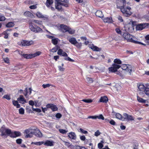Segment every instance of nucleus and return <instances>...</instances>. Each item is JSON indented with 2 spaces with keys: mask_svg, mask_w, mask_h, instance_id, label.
Here are the masks:
<instances>
[{
  "mask_svg": "<svg viewBox=\"0 0 149 149\" xmlns=\"http://www.w3.org/2000/svg\"><path fill=\"white\" fill-rule=\"evenodd\" d=\"M38 136L39 137H41L42 135V133L40 132V131L38 130Z\"/></svg>",
  "mask_w": 149,
  "mask_h": 149,
  "instance_id": "63",
  "label": "nucleus"
},
{
  "mask_svg": "<svg viewBox=\"0 0 149 149\" xmlns=\"http://www.w3.org/2000/svg\"><path fill=\"white\" fill-rule=\"evenodd\" d=\"M115 87L116 88L117 91L119 90L121 88V87L118 84H116L115 85Z\"/></svg>",
  "mask_w": 149,
  "mask_h": 149,
  "instance_id": "51",
  "label": "nucleus"
},
{
  "mask_svg": "<svg viewBox=\"0 0 149 149\" xmlns=\"http://www.w3.org/2000/svg\"><path fill=\"white\" fill-rule=\"evenodd\" d=\"M79 132L84 134H87L88 133V132L87 131L85 130L82 128H80L79 129Z\"/></svg>",
  "mask_w": 149,
  "mask_h": 149,
  "instance_id": "45",
  "label": "nucleus"
},
{
  "mask_svg": "<svg viewBox=\"0 0 149 149\" xmlns=\"http://www.w3.org/2000/svg\"><path fill=\"white\" fill-rule=\"evenodd\" d=\"M118 20L120 21L121 22H123V18L122 17L119 16L118 17H117Z\"/></svg>",
  "mask_w": 149,
  "mask_h": 149,
  "instance_id": "59",
  "label": "nucleus"
},
{
  "mask_svg": "<svg viewBox=\"0 0 149 149\" xmlns=\"http://www.w3.org/2000/svg\"><path fill=\"white\" fill-rule=\"evenodd\" d=\"M52 0H47L46 3V5L47 7H49L50 5L52 4Z\"/></svg>",
  "mask_w": 149,
  "mask_h": 149,
  "instance_id": "32",
  "label": "nucleus"
},
{
  "mask_svg": "<svg viewBox=\"0 0 149 149\" xmlns=\"http://www.w3.org/2000/svg\"><path fill=\"white\" fill-rule=\"evenodd\" d=\"M123 38L127 42H131L135 44H140L144 45L143 44L138 41V39L134 36L131 35L129 33H125L123 34Z\"/></svg>",
  "mask_w": 149,
  "mask_h": 149,
  "instance_id": "2",
  "label": "nucleus"
},
{
  "mask_svg": "<svg viewBox=\"0 0 149 149\" xmlns=\"http://www.w3.org/2000/svg\"><path fill=\"white\" fill-rule=\"evenodd\" d=\"M98 147L99 148L101 149L103 147V145L102 143H99L98 145Z\"/></svg>",
  "mask_w": 149,
  "mask_h": 149,
  "instance_id": "61",
  "label": "nucleus"
},
{
  "mask_svg": "<svg viewBox=\"0 0 149 149\" xmlns=\"http://www.w3.org/2000/svg\"><path fill=\"white\" fill-rule=\"evenodd\" d=\"M117 8H120L124 16L129 17L132 14L130 11L131 8L126 6V0H117Z\"/></svg>",
  "mask_w": 149,
  "mask_h": 149,
  "instance_id": "1",
  "label": "nucleus"
},
{
  "mask_svg": "<svg viewBox=\"0 0 149 149\" xmlns=\"http://www.w3.org/2000/svg\"><path fill=\"white\" fill-rule=\"evenodd\" d=\"M15 137H17L21 135V133L19 132L15 131Z\"/></svg>",
  "mask_w": 149,
  "mask_h": 149,
  "instance_id": "49",
  "label": "nucleus"
},
{
  "mask_svg": "<svg viewBox=\"0 0 149 149\" xmlns=\"http://www.w3.org/2000/svg\"><path fill=\"white\" fill-rule=\"evenodd\" d=\"M17 52L18 54L22 56V57L27 59L31 58L37 56V52L33 54H27L23 53L22 52L19 50H17Z\"/></svg>",
  "mask_w": 149,
  "mask_h": 149,
  "instance_id": "5",
  "label": "nucleus"
},
{
  "mask_svg": "<svg viewBox=\"0 0 149 149\" xmlns=\"http://www.w3.org/2000/svg\"><path fill=\"white\" fill-rule=\"evenodd\" d=\"M80 139L82 141H84L86 139V137L84 135L81 136L80 137Z\"/></svg>",
  "mask_w": 149,
  "mask_h": 149,
  "instance_id": "60",
  "label": "nucleus"
},
{
  "mask_svg": "<svg viewBox=\"0 0 149 149\" xmlns=\"http://www.w3.org/2000/svg\"><path fill=\"white\" fill-rule=\"evenodd\" d=\"M13 26L14 24L12 22H9L6 25V26L7 27H11Z\"/></svg>",
  "mask_w": 149,
  "mask_h": 149,
  "instance_id": "39",
  "label": "nucleus"
},
{
  "mask_svg": "<svg viewBox=\"0 0 149 149\" xmlns=\"http://www.w3.org/2000/svg\"><path fill=\"white\" fill-rule=\"evenodd\" d=\"M68 41L71 44L75 45L77 48L80 49L82 46L81 43L77 42L75 38H70L68 39Z\"/></svg>",
  "mask_w": 149,
  "mask_h": 149,
  "instance_id": "6",
  "label": "nucleus"
},
{
  "mask_svg": "<svg viewBox=\"0 0 149 149\" xmlns=\"http://www.w3.org/2000/svg\"><path fill=\"white\" fill-rule=\"evenodd\" d=\"M75 148L76 149H87L84 147H83L78 145H75Z\"/></svg>",
  "mask_w": 149,
  "mask_h": 149,
  "instance_id": "38",
  "label": "nucleus"
},
{
  "mask_svg": "<svg viewBox=\"0 0 149 149\" xmlns=\"http://www.w3.org/2000/svg\"><path fill=\"white\" fill-rule=\"evenodd\" d=\"M127 65L123 64L120 66V67L123 70H126V69H127Z\"/></svg>",
  "mask_w": 149,
  "mask_h": 149,
  "instance_id": "43",
  "label": "nucleus"
},
{
  "mask_svg": "<svg viewBox=\"0 0 149 149\" xmlns=\"http://www.w3.org/2000/svg\"><path fill=\"white\" fill-rule=\"evenodd\" d=\"M96 15L101 18L103 17L104 15L102 12L100 10H97L96 12Z\"/></svg>",
  "mask_w": 149,
  "mask_h": 149,
  "instance_id": "24",
  "label": "nucleus"
},
{
  "mask_svg": "<svg viewBox=\"0 0 149 149\" xmlns=\"http://www.w3.org/2000/svg\"><path fill=\"white\" fill-rule=\"evenodd\" d=\"M38 105H40L41 104V102L43 100V97L42 96L39 97L38 98Z\"/></svg>",
  "mask_w": 149,
  "mask_h": 149,
  "instance_id": "31",
  "label": "nucleus"
},
{
  "mask_svg": "<svg viewBox=\"0 0 149 149\" xmlns=\"http://www.w3.org/2000/svg\"><path fill=\"white\" fill-rule=\"evenodd\" d=\"M114 63L112 65V66L109 68V70L112 72H115L117 71V69L120 67L118 64L122 63L121 61L119 59H115L114 60Z\"/></svg>",
  "mask_w": 149,
  "mask_h": 149,
  "instance_id": "4",
  "label": "nucleus"
},
{
  "mask_svg": "<svg viewBox=\"0 0 149 149\" xmlns=\"http://www.w3.org/2000/svg\"><path fill=\"white\" fill-rule=\"evenodd\" d=\"M38 17L39 18H43L42 19L44 20L45 19H47V18L45 16H44V15H42L41 13H38Z\"/></svg>",
  "mask_w": 149,
  "mask_h": 149,
  "instance_id": "30",
  "label": "nucleus"
},
{
  "mask_svg": "<svg viewBox=\"0 0 149 149\" xmlns=\"http://www.w3.org/2000/svg\"><path fill=\"white\" fill-rule=\"evenodd\" d=\"M35 23H37L36 20H34L33 21L32 23L29 26V28L31 31L36 33L37 32V26L35 24Z\"/></svg>",
  "mask_w": 149,
  "mask_h": 149,
  "instance_id": "9",
  "label": "nucleus"
},
{
  "mask_svg": "<svg viewBox=\"0 0 149 149\" xmlns=\"http://www.w3.org/2000/svg\"><path fill=\"white\" fill-rule=\"evenodd\" d=\"M3 61L4 62L6 63H9V59L8 57H6L3 59Z\"/></svg>",
  "mask_w": 149,
  "mask_h": 149,
  "instance_id": "58",
  "label": "nucleus"
},
{
  "mask_svg": "<svg viewBox=\"0 0 149 149\" xmlns=\"http://www.w3.org/2000/svg\"><path fill=\"white\" fill-rule=\"evenodd\" d=\"M34 43L32 41H27L22 40L18 42V44L22 46H29Z\"/></svg>",
  "mask_w": 149,
  "mask_h": 149,
  "instance_id": "7",
  "label": "nucleus"
},
{
  "mask_svg": "<svg viewBox=\"0 0 149 149\" xmlns=\"http://www.w3.org/2000/svg\"><path fill=\"white\" fill-rule=\"evenodd\" d=\"M101 133L99 130H97L95 133V135L96 136H97L100 134Z\"/></svg>",
  "mask_w": 149,
  "mask_h": 149,
  "instance_id": "53",
  "label": "nucleus"
},
{
  "mask_svg": "<svg viewBox=\"0 0 149 149\" xmlns=\"http://www.w3.org/2000/svg\"><path fill=\"white\" fill-rule=\"evenodd\" d=\"M3 98H5L7 100H10V96L9 95H5L3 97Z\"/></svg>",
  "mask_w": 149,
  "mask_h": 149,
  "instance_id": "47",
  "label": "nucleus"
},
{
  "mask_svg": "<svg viewBox=\"0 0 149 149\" xmlns=\"http://www.w3.org/2000/svg\"><path fill=\"white\" fill-rule=\"evenodd\" d=\"M116 117L117 118L119 119V120L123 121V116L120 114L119 113H116L115 115Z\"/></svg>",
  "mask_w": 149,
  "mask_h": 149,
  "instance_id": "27",
  "label": "nucleus"
},
{
  "mask_svg": "<svg viewBox=\"0 0 149 149\" xmlns=\"http://www.w3.org/2000/svg\"><path fill=\"white\" fill-rule=\"evenodd\" d=\"M64 59L65 60H68L70 61L71 62H74V60L71 59L69 57H67L65 58H64Z\"/></svg>",
  "mask_w": 149,
  "mask_h": 149,
  "instance_id": "46",
  "label": "nucleus"
},
{
  "mask_svg": "<svg viewBox=\"0 0 149 149\" xmlns=\"http://www.w3.org/2000/svg\"><path fill=\"white\" fill-rule=\"evenodd\" d=\"M68 137L71 139L76 140L77 138L76 135L74 132H71L68 133Z\"/></svg>",
  "mask_w": 149,
  "mask_h": 149,
  "instance_id": "15",
  "label": "nucleus"
},
{
  "mask_svg": "<svg viewBox=\"0 0 149 149\" xmlns=\"http://www.w3.org/2000/svg\"><path fill=\"white\" fill-rule=\"evenodd\" d=\"M31 130H32L31 132V135L32 137L33 136V135L36 136L37 134V129L36 128L34 127H31Z\"/></svg>",
  "mask_w": 149,
  "mask_h": 149,
  "instance_id": "19",
  "label": "nucleus"
},
{
  "mask_svg": "<svg viewBox=\"0 0 149 149\" xmlns=\"http://www.w3.org/2000/svg\"><path fill=\"white\" fill-rule=\"evenodd\" d=\"M148 26L149 23H148L138 24L136 26V29L137 30L141 31L144 29L148 28Z\"/></svg>",
  "mask_w": 149,
  "mask_h": 149,
  "instance_id": "8",
  "label": "nucleus"
},
{
  "mask_svg": "<svg viewBox=\"0 0 149 149\" xmlns=\"http://www.w3.org/2000/svg\"><path fill=\"white\" fill-rule=\"evenodd\" d=\"M82 101L86 103H91L93 101L91 99H83Z\"/></svg>",
  "mask_w": 149,
  "mask_h": 149,
  "instance_id": "42",
  "label": "nucleus"
},
{
  "mask_svg": "<svg viewBox=\"0 0 149 149\" xmlns=\"http://www.w3.org/2000/svg\"><path fill=\"white\" fill-rule=\"evenodd\" d=\"M26 110L28 113H29L31 112V107L29 106H27L26 107Z\"/></svg>",
  "mask_w": 149,
  "mask_h": 149,
  "instance_id": "41",
  "label": "nucleus"
},
{
  "mask_svg": "<svg viewBox=\"0 0 149 149\" xmlns=\"http://www.w3.org/2000/svg\"><path fill=\"white\" fill-rule=\"evenodd\" d=\"M57 54L59 55H62L64 56H68L67 54L65 52H63L62 49H59L57 52Z\"/></svg>",
  "mask_w": 149,
  "mask_h": 149,
  "instance_id": "16",
  "label": "nucleus"
},
{
  "mask_svg": "<svg viewBox=\"0 0 149 149\" xmlns=\"http://www.w3.org/2000/svg\"><path fill=\"white\" fill-rule=\"evenodd\" d=\"M17 100L18 101H19L20 102H24L22 103L23 104H24V102H26L23 95H20L19 97L17 98Z\"/></svg>",
  "mask_w": 149,
  "mask_h": 149,
  "instance_id": "26",
  "label": "nucleus"
},
{
  "mask_svg": "<svg viewBox=\"0 0 149 149\" xmlns=\"http://www.w3.org/2000/svg\"><path fill=\"white\" fill-rule=\"evenodd\" d=\"M29 104L30 105L32 106V108L33 111L37 112V108H34V106H35L36 107L37 106V103L36 102L35 104L34 102L31 100L29 101Z\"/></svg>",
  "mask_w": 149,
  "mask_h": 149,
  "instance_id": "14",
  "label": "nucleus"
},
{
  "mask_svg": "<svg viewBox=\"0 0 149 149\" xmlns=\"http://www.w3.org/2000/svg\"><path fill=\"white\" fill-rule=\"evenodd\" d=\"M97 118L99 119H101L102 120H104V118L102 114H100L99 116H96Z\"/></svg>",
  "mask_w": 149,
  "mask_h": 149,
  "instance_id": "48",
  "label": "nucleus"
},
{
  "mask_svg": "<svg viewBox=\"0 0 149 149\" xmlns=\"http://www.w3.org/2000/svg\"><path fill=\"white\" fill-rule=\"evenodd\" d=\"M24 15L26 17H28L31 18H33L34 16L33 14L29 11H26L24 13Z\"/></svg>",
  "mask_w": 149,
  "mask_h": 149,
  "instance_id": "25",
  "label": "nucleus"
},
{
  "mask_svg": "<svg viewBox=\"0 0 149 149\" xmlns=\"http://www.w3.org/2000/svg\"><path fill=\"white\" fill-rule=\"evenodd\" d=\"M137 101L140 103H145L146 102H148V101L147 100H145L143 98L140 97L138 95L137 96Z\"/></svg>",
  "mask_w": 149,
  "mask_h": 149,
  "instance_id": "18",
  "label": "nucleus"
},
{
  "mask_svg": "<svg viewBox=\"0 0 149 149\" xmlns=\"http://www.w3.org/2000/svg\"><path fill=\"white\" fill-rule=\"evenodd\" d=\"M103 20L104 22H107L109 23H112L113 22L112 19L111 17H105L104 18Z\"/></svg>",
  "mask_w": 149,
  "mask_h": 149,
  "instance_id": "20",
  "label": "nucleus"
},
{
  "mask_svg": "<svg viewBox=\"0 0 149 149\" xmlns=\"http://www.w3.org/2000/svg\"><path fill=\"white\" fill-rule=\"evenodd\" d=\"M36 5H33L29 6V8L31 9H35L37 8Z\"/></svg>",
  "mask_w": 149,
  "mask_h": 149,
  "instance_id": "57",
  "label": "nucleus"
},
{
  "mask_svg": "<svg viewBox=\"0 0 149 149\" xmlns=\"http://www.w3.org/2000/svg\"><path fill=\"white\" fill-rule=\"evenodd\" d=\"M22 140L21 139H18L16 140V142L17 143L20 144H21Z\"/></svg>",
  "mask_w": 149,
  "mask_h": 149,
  "instance_id": "52",
  "label": "nucleus"
},
{
  "mask_svg": "<svg viewBox=\"0 0 149 149\" xmlns=\"http://www.w3.org/2000/svg\"><path fill=\"white\" fill-rule=\"evenodd\" d=\"M13 104L17 108H19L20 107V105L18 104V102L17 101L13 100Z\"/></svg>",
  "mask_w": 149,
  "mask_h": 149,
  "instance_id": "29",
  "label": "nucleus"
},
{
  "mask_svg": "<svg viewBox=\"0 0 149 149\" xmlns=\"http://www.w3.org/2000/svg\"><path fill=\"white\" fill-rule=\"evenodd\" d=\"M58 49V48L57 46H56L55 47L53 48L52 49V52H56L57 50Z\"/></svg>",
  "mask_w": 149,
  "mask_h": 149,
  "instance_id": "56",
  "label": "nucleus"
},
{
  "mask_svg": "<svg viewBox=\"0 0 149 149\" xmlns=\"http://www.w3.org/2000/svg\"><path fill=\"white\" fill-rule=\"evenodd\" d=\"M56 3H55V8H56L58 9V10H60L61 9V5L62 3L61 2H62L61 1H56Z\"/></svg>",
  "mask_w": 149,
  "mask_h": 149,
  "instance_id": "17",
  "label": "nucleus"
},
{
  "mask_svg": "<svg viewBox=\"0 0 149 149\" xmlns=\"http://www.w3.org/2000/svg\"><path fill=\"white\" fill-rule=\"evenodd\" d=\"M133 67L131 65H127V69L126 71L128 72V74L130 75H131V72L132 71V70Z\"/></svg>",
  "mask_w": 149,
  "mask_h": 149,
  "instance_id": "23",
  "label": "nucleus"
},
{
  "mask_svg": "<svg viewBox=\"0 0 149 149\" xmlns=\"http://www.w3.org/2000/svg\"><path fill=\"white\" fill-rule=\"evenodd\" d=\"M116 32L118 34H121V31L118 28H116Z\"/></svg>",
  "mask_w": 149,
  "mask_h": 149,
  "instance_id": "62",
  "label": "nucleus"
},
{
  "mask_svg": "<svg viewBox=\"0 0 149 149\" xmlns=\"http://www.w3.org/2000/svg\"><path fill=\"white\" fill-rule=\"evenodd\" d=\"M52 42L54 45H56L58 43V39L54 38L52 40Z\"/></svg>",
  "mask_w": 149,
  "mask_h": 149,
  "instance_id": "37",
  "label": "nucleus"
},
{
  "mask_svg": "<svg viewBox=\"0 0 149 149\" xmlns=\"http://www.w3.org/2000/svg\"><path fill=\"white\" fill-rule=\"evenodd\" d=\"M8 136H10L12 138H15V132H12L11 131V132L10 134H8Z\"/></svg>",
  "mask_w": 149,
  "mask_h": 149,
  "instance_id": "40",
  "label": "nucleus"
},
{
  "mask_svg": "<svg viewBox=\"0 0 149 149\" xmlns=\"http://www.w3.org/2000/svg\"><path fill=\"white\" fill-rule=\"evenodd\" d=\"M31 127L26 129L25 130L24 133L26 134L25 136L26 138H31L32 137V135H31Z\"/></svg>",
  "mask_w": 149,
  "mask_h": 149,
  "instance_id": "12",
  "label": "nucleus"
},
{
  "mask_svg": "<svg viewBox=\"0 0 149 149\" xmlns=\"http://www.w3.org/2000/svg\"><path fill=\"white\" fill-rule=\"evenodd\" d=\"M91 49L94 51H99L101 50V49L98 47L93 45L91 47Z\"/></svg>",
  "mask_w": 149,
  "mask_h": 149,
  "instance_id": "28",
  "label": "nucleus"
},
{
  "mask_svg": "<svg viewBox=\"0 0 149 149\" xmlns=\"http://www.w3.org/2000/svg\"><path fill=\"white\" fill-rule=\"evenodd\" d=\"M50 109H52L53 111H56L58 110V108L56 107V106L53 104H52V107Z\"/></svg>",
  "mask_w": 149,
  "mask_h": 149,
  "instance_id": "34",
  "label": "nucleus"
},
{
  "mask_svg": "<svg viewBox=\"0 0 149 149\" xmlns=\"http://www.w3.org/2000/svg\"><path fill=\"white\" fill-rule=\"evenodd\" d=\"M109 123L111 125H115L116 123L113 120H111L110 122Z\"/></svg>",
  "mask_w": 149,
  "mask_h": 149,
  "instance_id": "64",
  "label": "nucleus"
},
{
  "mask_svg": "<svg viewBox=\"0 0 149 149\" xmlns=\"http://www.w3.org/2000/svg\"><path fill=\"white\" fill-rule=\"evenodd\" d=\"M5 19V18L4 16L1 15H0V21H4Z\"/></svg>",
  "mask_w": 149,
  "mask_h": 149,
  "instance_id": "55",
  "label": "nucleus"
},
{
  "mask_svg": "<svg viewBox=\"0 0 149 149\" xmlns=\"http://www.w3.org/2000/svg\"><path fill=\"white\" fill-rule=\"evenodd\" d=\"M51 86V85L49 84H43L42 85V86L44 88H45L47 87H49Z\"/></svg>",
  "mask_w": 149,
  "mask_h": 149,
  "instance_id": "50",
  "label": "nucleus"
},
{
  "mask_svg": "<svg viewBox=\"0 0 149 149\" xmlns=\"http://www.w3.org/2000/svg\"><path fill=\"white\" fill-rule=\"evenodd\" d=\"M59 131L60 133L62 134H65L68 132L67 130H63L62 129H59Z\"/></svg>",
  "mask_w": 149,
  "mask_h": 149,
  "instance_id": "33",
  "label": "nucleus"
},
{
  "mask_svg": "<svg viewBox=\"0 0 149 149\" xmlns=\"http://www.w3.org/2000/svg\"><path fill=\"white\" fill-rule=\"evenodd\" d=\"M54 142L49 140H47L44 143V145L47 146H54Z\"/></svg>",
  "mask_w": 149,
  "mask_h": 149,
  "instance_id": "22",
  "label": "nucleus"
},
{
  "mask_svg": "<svg viewBox=\"0 0 149 149\" xmlns=\"http://www.w3.org/2000/svg\"><path fill=\"white\" fill-rule=\"evenodd\" d=\"M19 113L21 114H23L24 113V109L21 108L19 109Z\"/></svg>",
  "mask_w": 149,
  "mask_h": 149,
  "instance_id": "44",
  "label": "nucleus"
},
{
  "mask_svg": "<svg viewBox=\"0 0 149 149\" xmlns=\"http://www.w3.org/2000/svg\"><path fill=\"white\" fill-rule=\"evenodd\" d=\"M68 27L63 24L60 25L59 30L63 32H65L68 31Z\"/></svg>",
  "mask_w": 149,
  "mask_h": 149,
  "instance_id": "13",
  "label": "nucleus"
},
{
  "mask_svg": "<svg viewBox=\"0 0 149 149\" xmlns=\"http://www.w3.org/2000/svg\"><path fill=\"white\" fill-rule=\"evenodd\" d=\"M55 116L56 118H60L61 117L62 115L59 113H58L56 114Z\"/></svg>",
  "mask_w": 149,
  "mask_h": 149,
  "instance_id": "54",
  "label": "nucleus"
},
{
  "mask_svg": "<svg viewBox=\"0 0 149 149\" xmlns=\"http://www.w3.org/2000/svg\"><path fill=\"white\" fill-rule=\"evenodd\" d=\"M108 98L106 96H104L101 97L100 99L99 102L103 103H107L108 101Z\"/></svg>",
  "mask_w": 149,
  "mask_h": 149,
  "instance_id": "21",
  "label": "nucleus"
},
{
  "mask_svg": "<svg viewBox=\"0 0 149 149\" xmlns=\"http://www.w3.org/2000/svg\"><path fill=\"white\" fill-rule=\"evenodd\" d=\"M134 120V118L132 116L129 115L125 113H123V121L133 120Z\"/></svg>",
  "mask_w": 149,
  "mask_h": 149,
  "instance_id": "10",
  "label": "nucleus"
},
{
  "mask_svg": "<svg viewBox=\"0 0 149 149\" xmlns=\"http://www.w3.org/2000/svg\"><path fill=\"white\" fill-rule=\"evenodd\" d=\"M68 32L69 33L72 34H74V33L75 30L74 29H72L71 28H70L69 27H68Z\"/></svg>",
  "mask_w": 149,
  "mask_h": 149,
  "instance_id": "35",
  "label": "nucleus"
},
{
  "mask_svg": "<svg viewBox=\"0 0 149 149\" xmlns=\"http://www.w3.org/2000/svg\"><path fill=\"white\" fill-rule=\"evenodd\" d=\"M137 87L140 92L139 93V95L142 97H144L146 95L148 97H149V88L145 87L142 83L139 84Z\"/></svg>",
  "mask_w": 149,
  "mask_h": 149,
  "instance_id": "3",
  "label": "nucleus"
},
{
  "mask_svg": "<svg viewBox=\"0 0 149 149\" xmlns=\"http://www.w3.org/2000/svg\"><path fill=\"white\" fill-rule=\"evenodd\" d=\"M1 136H6V135L8 136V134L10 133L11 132V130L8 129H1Z\"/></svg>",
  "mask_w": 149,
  "mask_h": 149,
  "instance_id": "11",
  "label": "nucleus"
},
{
  "mask_svg": "<svg viewBox=\"0 0 149 149\" xmlns=\"http://www.w3.org/2000/svg\"><path fill=\"white\" fill-rule=\"evenodd\" d=\"M86 80L88 83H91L93 82V80L91 78L87 77Z\"/></svg>",
  "mask_w": 149,
  "mask_h": 149,
  "instance_id": "36",
  "label": "nucleus"
}]
</instances>
